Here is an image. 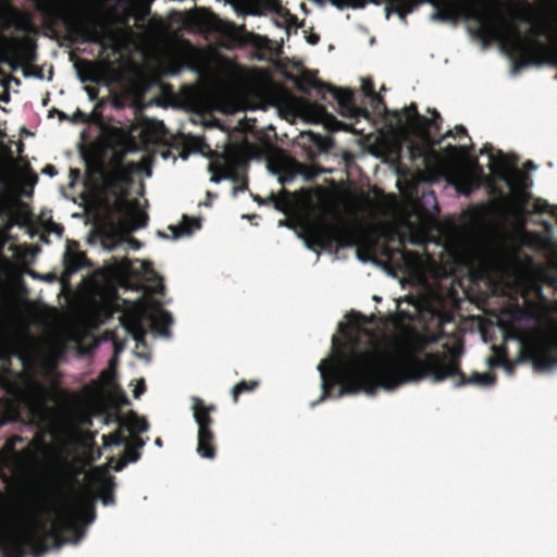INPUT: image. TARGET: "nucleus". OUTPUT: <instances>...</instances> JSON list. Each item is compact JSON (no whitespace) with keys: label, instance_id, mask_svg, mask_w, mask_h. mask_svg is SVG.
I'll use <instances>...</instances> for the list:
<instances>
[{"label":"nucleus","instance_id":"f257e3e1","mask_svg":"<svg viewBox=\"0 0 557 557\" xmlns=\"http://www.w3.org/2000/svg\"><path fill=\"white\" fill-rule=\"evenodd\" d=\"M78 471L71 465H65L60 471L58 487L66 497L60 507H52L55 515L52 523L34 518L32 522L23 528L8 529L0 533V550L3 557H25L29 552L34 557H41L49 550L51 541L54 548L61 547L69 542L64 533L73 535V543H77L84 536V530L77 524L78 518L83 515L86 522L90 523L95 518L92 509L81 510L75 490Z\"/></svg>","mask_w":557,"mask_h":557},{"label":"nucleus","instance_id":"f03ea898","mask_svg":"<svg viewBox=\"0 0 557 557\" xmlns=\"http://www.w3.org/2000/svg\"><path fill=\"white\" fill-rule=\"evenodd\" d=\"M408 348L409 351L407 352L352 349L348 355H343L337 361L323 359L318 366L322 387L321 400L329 398L337 385H341L338 396L358 392L374 395L379 388L385 389L382 385H379L370 391V386H368L370 381H376V376H379L376 373L377 364L395 362L404 366L410 356L419 358L417 355L423 354L428 349L422 333L416 332L410 335ZM420 358L423 359L424 357Z\"/></svg>","mask_w":557,"mask_h":557},{"label":"nucleus","instance_id":"7ed1b4c3","mask_svg":"<svg viewBox=\"0 0 557 557\" xmlns=\"http://www.w3.org/2000/svg\"><path fill=\"white\" fill-rule=\"evenodd\" d=\"M444 348L448 350V354L434 351L426 354L423 359L410 356L404 366L395 362L379 363L376 381L368 383L370 391L379 385L386 391H393L408 382H420L426 377H431L434 382H442L456 375L459 376L455 383L456 387L467 384L490 386L495 383L496 376L493 373L474 372L467 376L460 370L459 358L462 354V346L449 348L448 344H445Z\"/></svg>","mask_w":557,"mask_h":557},{"label":"nucleus","instance_id":"20e7f679","mask_svg":"<svg viewBox=\"0 0 557 557\" xmlns=\"http://www.w3.org/2000/svg\"><path fill=\"white\" fill-rule=\"evenodd\" d=\"M300 237L306 246L313 251L330 249L334 244L338 247H352L363 242L369 253H374L379 240L373 237L363 239L359 226L342 221L333 225L321 218L308 220L300 225Z\"/></svg>","mask_w":557,"mask_h":557},{"label":"nucleus","instance_id":"39448f33","mask_svg":"<svg viewBox=\"0 0 557 557\" xmlns=\"http://www.w3.org/2000/svg\"><path fill=\"white\" fill-rule=\"evenodd\" d=\"M38 388L23 372L0 373V426L17 420L22 409L32 410Z\"/></svg>","mask_w":557,"mask_h":557},{"label":"nucleus","instance_id":"423d86ee","mask_svg":"<svg viewBox=\"0 0 557 557\" xmlns=\"http://www.w3.org/2000/svg\"><path fill=\"white\" fill-rule=\"evenodd\" d=\"M63 22L74 41L97 44L103 50L110 48L114 52L119 51V33L108 22L100 18L70 14L63 16Z\"/></svg>","mask_w":557,"mask_h":557},{"label":"nucleus","instance_id":"0eeeda50","mask_svg":"<svg viewBox=\"0 0 557 557\" xmlns=\"http://www.w3.org/2000/svg\"><path fill=\"white\" fill-rule=\"evenodd\" d=\"M499 159L495 162V176L507 184L512 191V207L516 212L524 213L527 205L532 198L528 191L532 182L528 173L515 168L516 157L505 154L498 150Z\"/></svg>","mask_w":557,"mask_h":557},{"label":"nucleus","instance_id":"6e6552de","mask_svg":"<svg viewBox=\"0 0 557 557\" xmlns=\"http://www.w3.org/2000/svg\"><path fill=\"white\" fill-rule=\"evenodd\" d=\"M128 191L123 190L116 195L111 210L122 215L113 223V226L123 232L131 233L138 228H143L148 223V214L140 210V203L137 199H128Z\"/></svg>","mask_w":557,"mask_h":557},{"label":"nucleus","instance_id":"1a4fd4ad","mask_svg":"<svg viewBox=\"0 0 557 557\" xmlns=\"http://www.w3.org/2000/svg\"><path fill=\"white\" fill-rule=\"evenodd\" d=\"M222 164L219 166L220 174H213L211 181L219 183L221 180H230L237 185L233 187V194L237 195L248 189V178L246 176L247 161L238 152L222 153Z\"/></svg>","mask_w":557,"mask_h":557},{"label":"nucleus","instance_id":"9d476101","mask_svg":"<svg viewBox=\"0 0 557 557\" xmlns=\"http://www.w3.org/2000/svg\"><path fill=\"white\" fill-rule=\"evenodd\" d=\"M528 358L539 371L553 369L557 366V333L533 345L528 350Z\"/></svg>","mask_w":557,"mask_h":557},{"label":"nucleus","instance_id":"9b49d317","mask_svg":"<svg viewBox=\"0 0 557 557\" xmlns=\"http://www.w3.org/2000/svg\"><path fill=\"white\" fill-rule=\"evenodd\" d=\"M331 94L333 99L336 100L339 113L349 119H359L364 117L369 120L371 117V113L367 108H360L356 104L355 95L349 89L338 88L331 84H329V88H326V94Z\"/></svg>","mask_w":557,"mask_h":557},{"label":"nucleus","instance_id":"f8f14e48","mask_svg":"<svg viewBox=\"0 0 557 557\" xmlns=\"http://www.w3.org/2000/svg\"><path fill=\"white\" fill-rule=\"evenodd\" d=\"M138 169L137 164L129 162L123 163V157H119L115 160L114 166L107 177V183L110 187L119 189V193L129 189L132 184V175Z\"/></svg>","mask_w":557,"mask_h":557},{"label":"nucleus","instance_id":"ddd939ff","mask_svg":"<svg viewBox=\"0 0 557 557\" xmlns=\"http://www.w3.org/2000/svg\"><path fill=\"white\" fill-rule=\"evenodd\" d=\"M219 30L221 32L222 35L227 37L231 41H233L239 47H261L262 37L253 33L247 32L244 26L238 27L234 23L227 22L222 24Z\"/></svg>","mask_w":557,"mask_h":557},{"label":"nucleus","instance_id":"4468645a","mask_svg":"<svg viewBox=\"0 0 557 557\" xmlns=\"http://www.w3.org/2000/svg\"><path fill=\"white\" fill-rule=\"evenodd\" d=\"M288 81L295 84V87L302 94L309 95L311 89H315L322 100H326L325 94L329 83L322 82L309 70H302L299 75L288 74Z\"/></svg>","mask_w":557,"mask_h":557},{"label":"nucleus","instance_id":"2eb2a0df","mask_svg":"<svg viewBox=\"0 0 557 557\" xmlns=\"http://www.w3.org/2000/svg\"><path fill=\"white\" fill-rule=\"evenodd\" d=\"M193 414L198 425V432L202 436L208 435V431H212L213 418L211 413L215 411L214 405H206L199 397H193Z\"/></svg>","mask_w":557,"mask_h":557},{"label":"nucleus","instance_id":"dca6fc26","mask_svg":"<svg viewBox=\"0 0 557 557\" xmlns=\"http://www.w3.org/2000/svg\"><path fill=\"white\" fill-rule=\"evenodd\" d=\"M391 116L395 117L398 123H403L404 120L408 123V126L414 132L419 123H425L426 116L422 115L418 111L416 102H411L403 111L394 110L391 112Z\"/></svg>","mask_w":557,"mask_h":557},{"label":"nucleus","instance_id":"f3484780","mask_svg":"<svg viewBox=\"0 0 557 557\" xmlns=\"http://www.w3.org/2000/svg\"><path fill=\"white\" fill-rule=\"evenodd\" d=\"M201 227V221L199 218H191L187 214H184L182 218V222L177 225H169V230L172 233V238L177 239L181 237L191 235L196 230Z\"/></svg>","mask_w":557,"mask_h":557},{"label":"nucleus","instance_id":"a211bd4d","mask_svg":"<svg viewBox=\"0 0 557 557\" xmlns=\"http://www.w3.org/2000/svg\"><path fill=\"white\" fill-rule=\"evenodd\" d=\"M123 326L127 331L128 334L137 342L141 343L146 337V330L143 324V320L137 314L123 315L121 320Z\"/></svg>","mask_w":557,"mask_h":557},{"label":"nucleus","instance_id":"6ab92c4d","mask_svg":"<svg viewBox=\"0 0 557 557\" xmlns=\"http://www.w3.org/2000/svg\"><path fill=\"white\" fill-rule=\"evenodd\" d=\"M429 111L431 112L432 117H426L425 123H419L413 132L417 136L428 143L433 138L430 128L433 127L436 132H438L442 124V116L437 110L433 109Z\"/></svg>","mask_w":557,"mask_h":557},{"label":"nucleus","instance_id":"aec40b11","mask_svg":"<svg viewBox=\"0 0 557 557\" xmlns=\"http://www.w3.org/2000/svg\"><path fill=\"white\" fill-rule=\"evenodd\" d=\"M482 265L485 271L503 274L506 272L507 257L498 251H492L483 257Z\"/></svg>","mask_w":557,"mask_h":557},{"label":"nucleus","instance_id":"412c9836","mask_svg":"<svg viewBox=\"0 0 557 557\" xmlns=\"http://www.w3.org/2000/svg\"><path fill=\"white\" fill-rule=\"evenodd\" d=\"M173 324L171 313L164 309H160L151 317V329L153 332L168 337L170 336V327Z\"/></svg>","mask_w":557,"mask_h":557},{"label":"nucleus","instance_id":"4be33fe9","mask_svg":"<svg viewBox=\"0 0 557 557\" xmlns=\"http://www.w3.org/2000/svg\"><path fill=\"white\" fill-rule=\"evenodd\" d=\"M213 431H208L207 436H202L198 432L197 451L202 458L212 459L215 457V444H214Z\"/></svg>","mask_w":557,"mask_h":557},{"label":"nucleus","instance_id":"5701e85b","mask_svg":"<svg viewBox=\"0 0 557 557\" xmlns=\"http://www.w3.org/2000/svg\"><path fill=\"white\" fill-rule=\"evenodd\" d=\"M270 205L277 211L288 213L293 209V199L288 190L283 188L278 194L271 193L269 195Z\"/></svg>","mask_w":557,"mask_h":557},{"label":"nucleus","instance_id":"b1692460","mask_svg":"<svg viewBox=\"0 0 557 557\" xmlns=\"http://www.w3.org/2000/svg\"><path fill=\"white\" fill-rule=\"evenodd\" d=\"M87 263V257L82 251L65 252L64 255V267L65 272L72 275L83 269Z\"/></svg>","mask_w":557,"mask_h":557},{"label":"nucleus","instance_id":"393cba45","mask_svg":"<svg viewBox=\"0 0 557 557\" xmlns=\"http://www.w3.org/2000/svg\"><path fill=\"white\" fill-rule=\"evenodd\" d=\"M121 425L126 426L129 431H136L138 433H144L149 428L148 421L133 411L126 416Z\"/></svg>","mask_w":557,"mask_h":557},{"label":"nucleus","instance_id":"a878e982","mask_svg":"<svg viewBox=\"0 0 557 557\" xmlns=\"http://www.w3.org/2000/svg\"><path fill=\"white\" fill-rule=\"evenodd\" d=\"M259 384L260 383L258 380H242L232 388L233 401L237 403L242 394L253 392L259 386Z\"/></svg>","mask_w":557,"mask_h":557},{"label":"nucleus","instance_id":"bb28decb","mask_svg":"<svg viewBox=\"0 0 557 557\" xmlns=\"http://www.w3.org/2000/svg\"><path fill=\"white\" fill-rule=\"evenodd\" d=\"M101 78V70L99 64L91 61H86L85 73L81 75L82 82L100 83Z\"/></svg>","mask_w":557,"mask_h":557},{"label":"nucleus","instance_id":"cd10ccee","mask_svg":"<svg viewBox=\"0 0 557 557\" xmlns=\"http://www.w3.org/2000/svg\"><path fill=\"white\" fill-rule=\"evenodd\" d=\"M521 315L522 311L520 309L505 310L502 312L499 321L505 331L508 332L513 329V323L520 320Z\"/></svg>","mask_w":557,"mask_h":557},{"label":"nucleus","instance_id":"c85d7f7f","mask_svg":"<svg viewBox=\"0 0 557 557\" xmlns=\"http://www.w3.org/2000/svg\"><path fill=\"white\" fill-rule=\"evenodd\" d=\"M145 445V442L139 436L134 438V446L131 444L126 445L125 457L127 462H136L140 458L139 448Z\"/></svg>","mask_w":557,"mask_h":557},{"label":"nucleus","instance_id":"c756f323","mask_svg":"<svg viewBox=\"0 0 557 557\" xmlns=\"http://www.w3.org/2000/svg\"><path fill=\"white\" fill-rule=\"evenodd\" d=\"M534 213H547L557 220V205H550L546 200L537 198L533 203Z\"/></svg>","mask_w":557,"mask_h":557},{"label":"nucleus","instance_id":"7c9ffc66","mask_svg":"<svg viewBox=\"0 0 557 557\" xmlns=\"http://www.w3.org/2000/svg\"><path fill=\"white\" fill-rule=\"evenodd\" d=\"M395 253H399L403 258L404 261H408L409 259L411 258H416L417 255L412 251H409L405 248H396V249H393L391 247H388L386 244H384L382 246V255L387 257V258H392Z\"/></svg>","mask_w":557,"mask_h":557},{"label":"nucleus","instance_id":"2f4dec72","mask_svg":"<svg viewBox=\"0 0 557 557\" xmlns=\"http://www.w3.org/2000/svg\"><path fill=\"white\" fill-rule=\"evenodd\" d=\"M185 62L180 57H172L165 63L164 72L170 76H174L180 74L183 70Z\"/></svg>","mask_w":557,"mask_h":557},{"label":"nucleus","instance_id":"473e14b6","mask_svg":"<svg viewBox=\"0 0 557 557\" xmlns=\"http://www.w3.org/2000/svg\"><path fill=\"white\" fill-rule=\"evenodd\" d=\"M370 103L374 112L391 115V110L387 108L384 98L380 94H374L370 98Z\"/></svg>","mask_w":557,"mask_h":557},{"label":"nucleus","instance_id":"72a5a7b5","mask_svg":"<svg viewBox=\"0 0 557 557\" xmlns=\"http://www.w3.org/2000/svg\"><path fill=\"white\" fill-rule=\"evenodd\" d=\"M104 445H114L120 446L126 444L127 438L121 433V431L116 430L113 433L103 436Z\"/></svg>","mask_w":557,"mask_h":557},{"label":"nucleus","instance_id":"f704fd0d","mask_svg":"<svg viewBox=\"0 0 557 557\" xmlns=\"http://www.w3.org/2000/svg\"><path fill=\"white\" fill-rule=\"evenodd\" d=\"M113 478L110 476L108 482L101 487L102 502L104 505H109L113 503Z\"/></svg>","mask_w":557,"mask_h":557},{"label":"nucleus","instance_id":"c9c22d12","mask_svg":"<svg viewBox=\"0 0 557 557\" xmlns=\"http://www.w3.org/2000/svg\"><path fill=\"white\" fill-rule=\"evenodd\" d=\"M472 148H473V145H470L469 147L448 145L445 148V153L449 157L455 156L458 151H462L463 153H470Z\"/></svg>","mask_w":557,"mask_h":557},{"label":"nucleus","instance_id":"e433bc0d","mask_svg":"<svg viewBox=\"0 0 557 557\" xmlns=\"http://www.w3.org/2000/svg\"><path fill=\"white\" fill-rule=\"evenodd\" d=\"M422 336H423L425 344L429 348L431 345L438 343L444 337V333L443 332H440L437 334L422 333Z\"/></svg>","mask_w":557,"mask_h":557},{"label":"nucleus","instance_id":"4c0bfd02","mask_svg":"<svg viewBox=\"0 0 557 557\" xmlns=\"http://www.w3.org/2000/svg\"><path fill=\"white\" fill-rule=\"evenodd\" d=\"M544 248L550 252V262L555 263L557 261V244L552 239H546Z\"/></svg>","mask_w":557,"mask_h":557},{"label":"nucleus","instance_id":"58836bf2","mask_svg":"<svg viewBox=\"0 0 557 557\" xmlns=\"http://www.w3.org/2000/svg\"><path fill=\"white\" fill-rule=\"evenodd\" d=\"M284 17H285V27H286L287 33H289L293 27L295 29L298 27L296 15H293L288 11H286L284 14Z\"/></svg>","mask_w":557,"mask_h":557},{"label":"nucleus","instance_id":"ea45409f","mask_svg":"<svg viewBox=\"0 0 557 557\" xmlns=\"http://www.w3.org/2000/svg\"><path fill=\"white\" fill-rule=\"evenodd\" d=\"M37 182H38V176H37V174H36L35 172H33V171H32V172H29V173L27 174V176L25 177V181H24L25 185H27V186H29V187H30V191H29V193H25V195H26V196H32V194H33V188H34V186L37 184Z\"/></svg>","mask_w":557,"mask_h":557},{"label":"nucleus","instance_id":"a19ab883","mask_svg":"<svg viewBox=\"0 0 557 557\" xmlns=\"http://www.w3.org/2000/svg\"><path fill=\"white\" fill-rule=\"evenodd\" d=\"M362 91L368 98L376 94L374 89V83L371 79H364L362 83Z\"/></svg>","mask_w":557,"mask_h":557},{"label":"nucleus","instance_id":"79ce46f5","mask_svg":"<svg viewBox=\"0 0 557 557\" xmlns=\"http://www.w3.org/2000/svg\"><path fill=\"white\" fill-rule=\"evenodd\" d=\"M45 230H46V232H47V233H55V234H58L59 236H61V235H62V233H63V226H62V225H60V224L54 223L53 221H50V222L46 225Z\"/></svg>","mask_w":557,"mask_h":557},{"label":"nucleus","instance_id":"37998d69","mask_svg":"<svg viewBox=\"0 0 557 557\" xmlns=\"http://www.w3.org/2000/svg\"><path fill=\"white\" fill-rule=\"evenodd\" d=\"M145 391H146L145 380L140 379L137 382V385L135 386V388L133 391V395L135 398H139L145 393Z\"/></svg>","mask_w":557,"mask_h":557},{"label":"nucleus","instance_id":"c03bdc74","mask_svg":"<svg viewBox=\"0 0 557 557\" xmlns=\"http://www.w3.org/2000/svg\"><path fill=\"white\" fill-rule=\"evenodd\" d=\"M448 137H455V133L454 131L449 129L447 131L444 135H442L440 138L437 139H434L432 138V140L429 141V144L432 146V147H435V146H440L442 144V141L445 139V138H448Z\"/></svg>","mask_w":557,"mask_h":557},{"label":"nucleus","instance_id":"a18cd8bd","mask_svg":"<svg viewBox=\"0 0 557 557\" xmlns=\"http://www.w3.org/2000/svg\"><path fill=\"white\" fill-rule=\"evenodd\" d=\"M493 149H494V148H493V146H492L491 144H485V145L483 146V148L480 150V153H481V154H484V153L488 154V156H490V158H491V160H493L494 162H496V161L499 159V157H498L497 159H494V157H493ZM497 154L499 156V153H498V152H497ZM495 164H496V163H494V165H495ZM494 169H495V166L493 168V170H494Z\"/></svg>","mask_w":557,"mask_h":557},{"label":"nucleus","instance_id":"49530a36","mask_svg":"<svg viewBox=\"0 0 557 557\" xmlns=\"http://www.w3.org/2000/svg\"><path fill=\"white\" fill-rule=\"evenodd\" d=\"M71 121H72V122H74V123H77V122H83V123H85V122H87V121H88V117H87V115H86L83 111H81L79 109H77V110L75 111V113L73 114V116H72Z\"/></svg>","mask_w":557,"mask_h":557},{"label":"nucleus","instance_id":"de8ad7c7","mask_svg":"<svg viewBox=\"0 0 557 557\" xmlns=\"http://www.w3.org/2000/svg\"><path fill=\"white\" fill-rule=\"evenodd\" d=\"M26 59L33 61L35 59V44L28 42L25 48Z\"/></svg>","mask_w":557,"mask_h":557},{"label":"nucleus","instance_id":"09e8293b","mask_svg":"<svg viewBox=\"0 0 557 557\" xmlns=\"http://www.w3.org/2000/svg\"><path fill=\"white\" fill-rule=\"evenodd\" d=\"M42 173L46 174V175H49L51 177L55 176L58 174V171L55 169L54 165L52 164H47L44 169H42Z\"/></svg>","mask_w":557,"mask_h":557},{"label":"nucleus","instance_id":"8fccbe9b","mask_svg":"<svg viewBox=\"0 0 557 557\" xmlns=\"http://www.w3.org/2000/svg\"><path fill=\"white\" fill-rule=\"evenodd\" d=\"M310 45H317L320 41V36L315 33H311L306 37Z\"/></svg>","mask_w":557,"mask_h":557},{"label":"nucleus","instance_id":"3c124183","mask_svg":"<svg viewBox=\"0 0 557 557\" xmlns=\"http://www.w3.org/2000/svg\"><path fill=\"white\" fill-rule=\"evenodd\" d=\"M455 136H468V132L463 125H457L454 129Z\"/></svg>","mask_w":557,"mask_h":557},{"label":"nucleus","instance_id":"603ef678","mask_svg":"<svg viewBox=\"0 0 557 557\" xmlns=\"http://www.w3.org/2000/svg\"><path fill=\"white\" fill-rule=\"evenodd\" d=\"M253 200L259 205H270L269 196L267 198H262L259 195L253 196Z\"/></svg>","mask_w":557,"mask_h":557},{"label":"nucleus","instance_id":"864d4df0","mask_svg":"<svg viewBox=\"0 0 557 557\" xmlns=\"http://www.w3.org/2000/svg\"><path fill=\"white\" fill-rule=\"evenodd\" d=\"M17 440H20V437L15 436V437L11 438L10 441H8L5 444V448L14 449V444H15V441H17Z\"/></svg>","mask_w":557,"mask_h":557},{"label":"nucleus","instance_id":"5fc2aeb1","mask_svg":"<svg viewBox=\"0 0 557 557\" xmlns=\"http://www.w3.org/2000/svg\"><path fill=\"white\" fill-rule=\"evenodd\" d=\"M129 245H131L133 248H135V249H138V248H140V246H141L140 242H139V240H137V239H136V238H134V237H131V238H129Z\"/></svg>","mask_w":557,"mask_h":557},{"label":"nucleus","instance_id":"6e6d98bb","mask_svg":"<svg viewBox=\"0 0 557 557\" xmlns=\"http://www.w3.org/2000/svg\"><path fill=\"white\" fill-rule=\"evenodd\" d=\"M87 92L90 99H95L97 97V89L94 87H87Z\"/></svg>","mask_w":557,"mask_h":557},{"label":"nucleus","instance_id":"4d7b16f0","mask_svg":"<svg viewBox=\"0 0 557 557\" xmlns=\"http://www.w3.org/2000/svg\"><path fill=\"white\" fill-rule=\"evenodd\" d=\"M4 467H5L4 457L0 453V478L3 475Z\"/></svg>","mask_w":557,"mask_h":557},{"label":"nucleus","instance_id":"13d9d810","mask_svg":"<svg viewBox=\"0 0 557 557\" xmlns=\"http://www.w3.org/2000/svg\"><path fill=\"white\" fill-rule=\"evenodd\" d=\"M60 120H71L64 112H59Z\"/></svg>","mask_w":557,"mask_h":557},{"label":"nucleus","instance_id":"bf43d9fd","mask_svg":"<svg viewBox=\"0 0 557 557\" xmlns=\"http://www.w3.org/2000/svg\"><path fill=\"white\" fill-rule=\"evenodd\" d=\"M317 109H318V111H319L320 113H324V112H325V109H324V107H322V106H317Z\"/></svg>","mask_w":557,"mask_h":557},{"label":"nucleus","instance_id":"052dcab7","mask_svg":"<svg viewBox=\"0 0 557 557\" xmlns=\"http://www.w3.org/2000/svg\"><path fill=\"white\" fill-rule=\"evenodd\" d=\"M525 166H528V168H535V165L533 164V162H532V161H528V162L525 163Z\"/></svg>","mask_w":557,"mask_h":557},{"label":"nucleus","instance_id":"680f3d73","mask_svg":"<svg viewBox=\"0 0 557 557\" xmlns=\"http://www.w3.org/2000/svg\"><path fill=\"white\" fill-rule=\"evenodd\" d=\"M163 290H164V285L162 283H160V286H159V293L163 294Z\"/></svg>","mask_w":557,"mask_h":557},{"label":"nucleus","instance_id":"e2e57ef3","mask_svg":"<svg viewBox=\"0 0 557 557\" xmlns=\"http://www.w3.org/2000/svg\"><path fill=\"white\" fill-rule=\"evenodd\" d=\"M156 444H157V445H159V446H161V445H162V441H161V438H157V440H156Z\"/></svg>","mask_w":557,"mask_h":557},{"label":"nucleus","instance_id":"0e129e2a","mask_svg":"<svg viewBox=\"0 0 557 557\" xmlns=\"http://www.w3.org/2000/svg\"><path fill=\"white\" fill-rule=\"evenodd\" d=\"M492 364H499V362L496 359H491Z\"/></svg>","mask_w":557,"mask_h":557},{"label":"nucleus","instance_id":"69168bd1","mask_svg":"<svg viewBox=\"0 0 557 557\" xmlns=\"http://www.w3.org/2000/svg\"><path fill=\"white\" fill-rule=\"evenodd\" d=\"M3 210H4V208H3L2 203L0 202V214L3 213Z\"/></svg>","mask_w":557,"mask_h":557},{"label":"nucleus","instance_id":"338daca9","mask_svg":"<svg viewBox=\"0 0 557 557\" xmlns=\"http://www.w3.org/2000/svg\"><path fill=\"white\" fill-rule=\"evenodd\" d=\"M122 398H123V401H124V403H126V404L128 403V400H127V398H126V396H125V395H122Z\"/></svg>","mask_w":557,"mask_h":557},{"label":"nucleus","instance_id":"774afa93","mask_svg":"<svg viewBox=\"0 0 557 557\" xmlns=\"http://www.w3.org/2000/svg\"><path fill=\"white\" fill-rule=\"evenodd\" d=\"M122 467H123V465L116 466V467H115V470H116V471H119V470H121V469H122Z\"/></svg>","mask_w":557,"mask_h":557}]
</instances>
